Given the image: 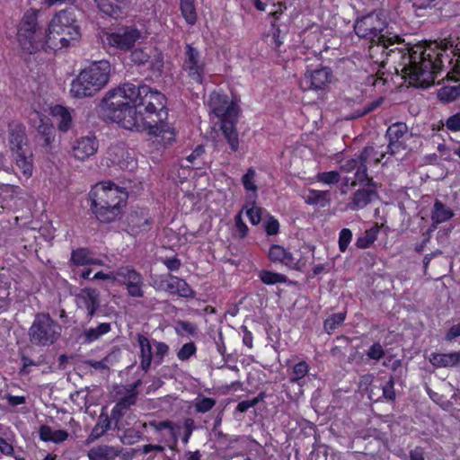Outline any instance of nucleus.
<instances>
[{"mask_svg":"<svg viewBox=\"0 0 460 460\" xmlns=\"http://www.w3.org/2000/svg\"><path fill=\"white\" fill-rule=\"evenodd\" d=\"M101 107L109 119L127 129L146 130L155 137L170 132L165 96L141 82L109 91Z\"/></svg>","mask_w":460,"mask_h":460,"instance_id":"f257e3e1","label":"nucleus"},{"mask_svg":"<svg viewBox=\"0 0 460 460\" xmlns=\"http://www.w3.org/2000/svg\"><path fill=\"white\" fill-rule=\"evenodd\" d=\"M397 39L385 40V42L370 45L368 53L370 59L379 67L390 61L395 73L407 76L411 84H418L427 87L433 84L437 75L442 70V53L432 49H425L421 45L403 48L402 50H390L387 48L394 46L400 41Z\"/></svg>","mask_w":460,"mask_h":460,"instance_id":"f03ea898","label":"nucleus"},{"mask_svg":"<svg viewBox=\"0 0 460 460\" xmlns=\"http://www.w3.org/2000/svg\"><path fill=\"white\" fill-rule=\"evenodd\" d=\"M89 198L96 218L102 223H110L120 215L128 193L111 181H102L91 190Z\"/></svg>","mask_w":460,"mask_h":460,"instance_id":"7ed1b4c3","label":"nucleus"},{"mask_svg":"<svg viewBox=\"0 0 460 460\" xmlns=\"http://www.w3.org/2000/svg\"><path fill=\"white\" fill-rule=\"evenodd\" d=\"M81 37L75 13L72 10H61L57 13L47 28V48L58 50L70 46Z\"/></svg>","mask_w":460,"mask_h":460,"instance_id":"20e7f679","label":"nucleus"},{"mask_svg":"<svg viewBox=\"0 0 460 460\" xmlns=\"http://www.w3.org/2000/svg\"><path fill=\"white\" fill-rule=\"evenodd\" d=\"M110 73L111 65L107 60L94 62L73 80L70 89L72 95L76 98L94 95L107 84Z\"/></svg>","mask_w":460,"mask_h":460,"instance_id":"39448f33","label":"nucleus"},{"mask_svg":"<svg viewBox=\"0 0 460 460\" xmlns=\"http://www.w3.org/2000/svg\"><path fill=\"white\" fill-rule=\"evenodd\" d=\"M18 42L23 51L33 54L41 49L46 51L47 48V29L38 21V12L27 11L21 21L18 29Z\"/></svg>","mask_w":460,"mask_h":460,"instance_id":"423d86ee","label":"nucleus"},{"mask_svg":"<svg viewBox=\"0 0 460 460\" xmlns=\"http://www.w3.org/2000/svg\"><path fill=\"white\" fill-rule=\"evenodd\" d=\"M354 31L360 39L368 40L370 45L397 39V34L391 31L383 15L376 12L357 19L354 23Z\"/></svg>","mask_w":460,"mask_h":460,"instance_id":"0eeeda50","label":"nucleus"},{"mask_svg":"<svg viewBox=\"0 0 460 460\" xmlns=\"http://www.w3.org/2000/svg\"><path fill=\"white\" fill-rule=\"evenodd\" d=\"M62 326L49 314L39 313L29 329L30 341L36 346L48 347L61 337Z\"/></svg>","mask_w":460,"mask_h":460,"instance_id":"6e6552de","label":"nucleus"},{"mask_svg":"<svg viewBox=\"0 0 460 460\" xmlns=\"http://www.w3.org/2000/svg\"><path fill=\"white\" fill-rule=\"evenodd\" d=\"M182 71L191 83L202 84L206 63L200 51L191 44H186L182 58Z\"/></svg>","mask_w":460,"mask_h":460,"instance_id":"1a4fd4ad","label":"nucleus"},{"mask_svg":"<svg viewBox=\"0 0 460 460\" xmlns=\"http://www.w3.org/2000/svg\"><path fill=\"white\" fill-rule=\"evenodd\" d=\"M209 106L215 116L221 119V123L237 120L239 108L234 102L229 101L227 95L212 93L209 96Z\"/></svg>","mask_w":460,"mask_h":460,"instance_id":"9d476101","label":"nucleus"},{"mask_svg":"<svg viewBox=\"0 0 460 460\" xmlns=\"http://www.w3.org/2000/svg\"><path fill=\"white\" fill-rule=\"evenodd\" d=\"M141 37V32L133 27H126L114 33L108 34L106 37L107 44L117 49L127 51L130 49L137 40Z\"/></svg>","mask_w":460,"mask_h":460,"instance_id":"9b49d317","label":"nucleus"},{"mask_svg":"<svg viewBox=\"0 0 460 460\" xmlns=\"http://www.w3.org/2000/svg\"><path fill=\"white\" fill-rule=\"evenodd\" d=\"M75 304L79 309L86 311L92 319L101 306V294L93 288H84L75 295Z\"/></svg>","mask_w":460,"mask_h":460,"instance_id":"f8f14e48","label":"nucleus"},{"mask_svg":"<svg viewBox=\"0 0 460 460\" xmlns=\"http://www.w3.org/2000/svg\"><path fill=\"white\" fill-rule=\"evenodd\" d=\"M99 148V142L94 134L78 137L72 145V155L78 161H85L94 155Z\"/></svg>","mask_w":460,"mask_h":460,"instance_id":"ddd939ff","label":"nucleus"},{"mask_svg":"<svg viewBox=\"0 0 460 460\" xmlns=\"http://www.w3.org/2000/svg\"><path fill=\"white\" fill-rule=\"evenodd\" d=\"M331 69L321 67L313 71H306L301 85L305 90H324L331 82Z\"/></svg>","mask_w":460,"mask_h":460,"instance_id":"4468645a","label":"nucleus"},{"mask_svg":"<svg viewBox=\"0 0 460 460\" xmlns=\"http://www.w3.org/2000/svg\"><path fill=\"white\" fill-rule=\"evenodd\" d=\"M161 285L170 294L178 295L182 297H193L195 294L184 279L172 275H168L165 279H163Z\"/></svg>","mask_w":460,"mask_h":460,"instance_id":"2eb2a0df","label":"nucleus"},{"mask_svg":"<svg viewBox=\"0 0 460 460\" xmlns=\"http://www.w3.org/2000/svg\"><path fill=\"white\" fill-rule=\"evenodd\" d=\"M408 127L405 123L396 122L391 125L385 134L388 138L387 152L390 155H394L402 147L401 139L407 133Z\"/></svg>","mask_w":460,"mask_h":460,"instance_id":"dca6fc26","label":"nucleus"},{"mask_svg":"<svg viewBox=\"0 0 460 460\" xmlns=\"http://www.w3.org/2000/svg\"><path fill=\"white\" fill-rule=\"evenodd\" d=\"M9 144L12 153L28 149L25 128L22 125L13 123L9 126Z\"/></svg>","mask_w":460,"mask_h":460,"instance_id":"f3484780","label":"nucleus"},{"mask_svg":"<svg viewBox=\"0 0 460 460\" xmlns=\"http://www.w3.org/2000/svg\"><path fill=\"white\" fill-rule=\"evenodd\" d=\"M136 339L139 346V367L143 371L147 372L151 367L154 358L151 341L143 334H137Z\"/></svg>","mask_w":460,"mask_h":460,"instance_id":"a211bd4d","label":"nucleus"},{"mask_svg":"<svg viewBox=\"0 0 460 460\" xmlns=\"http://www.w3.org/2000/svg\"><path fill=\"white\" fill-rule=\"evenodd\" d=\"M368 189L358 190L352 196L351 201L349 203V208L351 210H358L367 207L377 197L376 188L367 187Z\"/></svg>","mask_w":460,"mask_h":460,"instance_id":"6ab92c4d","label":"nucleus"},{"mask_svg":"<svg viewBox=\"0 0 460 460\" xmlns=\"http://www.w3.org/2000/svg\"><path fill=\"white\" fill-rule=\"evenodd\" d=\"M137 402L135 394H128L120 398L111 410V420L114 421V429H119V421L126 411Z\"/></svg>","mask_w":460,"mask_h":460,"instance_id":"aec40b11","label":"nucleus"},{"mask_svg":"<svg viewBox=\"0 0 460 460\" xmlns=\"http://www.w3.org/2000/svg\"><path fill=\"white\" fill-rule=\"evenodd\" d=\"M111 331V324L110 323H101L95 327L85 328L79 335V339L83 344H91Z\"/></svg>","mask_w":460,"mask_h":460,"instance_id":"412c9836","label":"nucleus"},{"mask_svg":"<svg viewBox=\"0 0 460 460\" xmlns=\"http://www.w3.org/2000/svg\"><path fill=\"white\" fill-rule=\"evenodd\" d=\"M429 362L436 367H460V351L431 353Z\"/></svg>","mask_w":460,"mask_h":460,"instance_id":"4be33fe9","label":"nucleus"},{"mask_svg":"<svg viewBox=\"0 0 460 460\" xmlns=\"http://www.w3.org/2000/svg\"><path fill=\"white\" fill-rule=\"evenodd\" d=\"M269 258L273 262H280L289 268H295L297 264V260L292 253L278 244L270 248Z\"/></svg>","mask_w":460,"mask_h":460,"instance_id":"5701e85b","label":"nucleus"},{"mask_svg":"<svg viewBox=\"0 0 460 460\" xmlns=\"http://www.w3.org/2000/svg\"><path fill=\"white\" fill-rule=\"evenodd\" d=\"M118 447L111 445H99L92 447L87 452L89 460H114L118 457Z\"/></svg>","mask_w":460,"mask_h":460,"instance_id":"b1692460","label":"nucleus"},{"mask_svg":"<svg viewBox=\"0 0 460 460\" xmlns=\"http://www.w3.org/2000/svg\"><path fill=\"white\" fill-rule=\"evenodd\" d=\"M112 421L113 420H111V416L109 417V415L102 411L98 417L96 424L88 436L86 442L90 444L102 438L111 428Z\"/></svg>","mask_w":460,"mask_h":460,"instance_id":"393cba45","label":"nucleus"},{"mask_svg":"<svg viewBox=\"0 0 460 460\" xmlns=\"http://www.w3.org/2000/svg\"><path fill=\"white\" fill-rule=\"evenodd\" d=\"M16 166L22 171L26 178L32 174V153L30 148L20 152L13 153Z\"/></svg>","mask_w":460,"mask_h":460,"instance_id":"a878e982","label":"nucleus"},{"mask_svg":"<svg viewBox=\"0 0 460 460\" xmlns=\"http://www.w3.org/2000/svg\"><path fill=\"white\" fill-rule=\"evenodd\" d=\"M99 10L104 14L118 19L122 14L123 0H94Z\"/></svg>","mask_w":460,"mask_h":460,"instance_id":"bb28decb","label":"nucleus"},{"mask_svg":"<svg viewBox=\"0 0 460 460\" xmlns=\"http://www.w3.org/2000/svg\"><path fill=\"white\" fill-rule=\"evenodd\" d=\"M40 438L45 442L62 443L68 438V433L63 429H52L48 425H41L39 429Z\"/></svg>","mask_w":460,"mask_h":460,"instance_id":"cd10ccee","label":"nucleus"},{"mask_svg":"<svg viewBox=\"0 0 460 460\" xmlns=\"http://www.w3.org/2000/svg\"><path fill=\"white\" fill-rule=\"evenodd\" d=\"M387 153V146L385 150L384 146H367L360 153V159L366 164L373 162L376 164L381 162Z\"/></svg>","mask_w":460,"mask_h":460,"instance_id":"c85d7f7f","label":"nucleus"},{"mask_svg":"<svg viewBox=\"0 0 460 460\" xmlns=\"http://www.w3.org/2000/svg\"><path fill=\"white\" fill-rule=\"evenodd\" d=\"M52 115L56 118L58 128L60 131L66 132L71 128L72 116L66 108L56 105L52 108Z\"/></svg>","mask_w":460,"mask_h":460,"instance_id":"c756f323","label":"nucleus"},{"mask_svg":"<svg viewBox=\"0 0 460 460\" xmlns=\"http://www.w3.org/2000/svg\"><path fill=\"white\" fill-rule=\"evenodd\" d=\"M237 120L226 121L221 123V130L226 141L228 142L230 148L233 152H236L239 147L238 133L235 129V123Z\"/></svg>","mask_w":460,"mask_h":460,"instance_id":"7c9ffc66","label":"nucleus"},{"mask_svg":"<svg viewBox=\"0 0 460 460\" xmlns=\"http://www.w3.org/2000/svg\"><path fill=\"white\" fill-rule=\"evenodd\" d=\"M305 201L309 205L324 208L331 202L330 191L309 190L305 196Z\"/></svg>","mask_w":460,"mask_h":460,"instance_id":"2f4dec72","label":"nucleus"},{"mask_svg":"<svg viewBox=\"0 0 460 460\" xmlns=\"http://www.w3.org/2000/svg\"><path fill=\"white\" fill-rule=\"evenodd\" d=\"M438 98L444 103L455 102L460 98V84L441 87L438 92Z\"/></svg>","mask_w":460,"mask_h":460,"instance_id":"473e14b6","label":"nucleus"},{"mask_svg":"<svg viewBox=\"0 0 460 460\" xmlns=\"http://www.w3.org/2000/svg\"><path fill=\"white\" fill-rule=\"evenodd\" d=\"M454 216L452 210L447 208L441 201L436 200L432 211L431 219L436 224L443 223Z\"/></svg>","mask_w":460,"mask_h":460,"instance_id":"72a5a7b5","label":"nucleus"},{"mask_svg":"<svg viewBox=\"0 0 460 460\" xmlns=\"http://www.w3.org/2000/svg\"><path fill=\"white\" fill-rule=\"evenodd\" d=\"M116 276L121 278L126 286L143 283L142 276L134 269L129 267H121L118 269Z\"/></svg>","mask_w":460,"mask_h":460,"instance_id":"f704fd0d","label":"nucleus"},{"mask_svg":"<svg viewBox=\"0 0 460 460\" xmlns=\"http://www.w3.org/2000/svg\"><path fill=\"white\" fill-rule=\"evenodd\" d=\"M381 389L383 392L382 398H384L385 400H386L388 402L395 401L396 393L394 390V379L393 376H391L386 383H385L384 385H381ZM369 398L371 400H375V401L381 400V397H377V398L374 397L373 388H371L369 391Z\"/></svg>","mask_w":460,"mask_h":460,"instance_id":"c9c22d12","label":"nucleus"},{"mask_svg":"<svg viewBox=\"0 0 460 460\" xmlns=\"http://www.w3.org/2000/svg\"><path fill=\"white\" fill-rule=\"evenodd\" d=\"M308 372L309 366L305 361L302 360L296 363L289 373V382L293 384L297 383L299 385H302L301 381L305 377Z\"/></svg>","mask_w":460,"mask_h":460,"instance_id":"e433bc0d","label":"nucleus"},{"mask_svg":"<svg viewBox=\"0 0 460 460\" xmlns=\"http://www.w3.org/2000/svg\"><path fill=\"white\" fill-rule=\"evenodd\" d=\"M128 221L132 231L135 232L145 230L149 225V220L144 211H141L140 215L137 212L131 213L128 217Z\"/></svg>","mask_w":460,"mask_h":460,"instance_id":"4c0bfd02","label":"nucleus"},{"mask_svg":"<svg viewBox=\"0 0 460 460\" xmlns=\"http://www.w3.org/2000/svg\"><path fill=\"white\" fill-rule=\"evenodd\" d=\"M180 7L186 22L193 25L198 18L194 0L180 2Z\"/></svg>","mask_w":460,"mask_h":460,"instance_id":"58836bf2","label":"nucleus"},{"mask_svg":"<svg viewBox=\"0 0 460 460\" xmlns=\"http://www.w3.org/2000/svg\"><path fill=\"white\" fill-rule=\"evenodd\" d=\"M356 181H352L351 185H355L358 181L360 184H364L367 187L376 188V183L373 181L372 178H369L367 175V164L365 162L361 163L355 172Z\"/></svg>","mask_w":460,"mask_h":460,"instance_id":"ea45409f","label":"nucleus"},{"mask_svg":"<svg viewBox=\"0 0 460 460\" xmlns=\"http://www.w3.org/2000/svg\"><path fill=\"white\" fill-rule=\"evenodd\" d=\"M379 233V226H375L370 229L367 230L363 236L358 237L357 239V246L358 248L364 249L372 244L377 238Z\"/></svg>","mask_w":460,"mask_h":460,"instance_id":"a19ab883","label":"nucleus"},{"mask_svg":"<svg viewBox=\"0 0 460 460\" xmlns=\"http://www.w3.org/2000/svg\"><path fill=\"white\" fill-rule=\"evenodd\" d=\"M70 261L77 266L89 265V262H92L90 251L86 248L74 250L71 253Z\"/></svg>","mask_w":460,"mask_h":460,"instance_id":"79ce46f5","label":"nucleus"},{"mask_svg":"<svg viewBox=\"0 0 460 460\" xmlns=\"http://www.w3.org/2000/svg\"><path fill=\"white\" fill-rule=\"evenodd\" d=\"M345 317H346L345 313H338V314H334L331 315L324 321V324H323L324 330L328 333H332V332H334V330H336L338 327H340L343 323Z\"/></svg>","mask_w":460,"mask_h":460,"instance_id":"37998d69","label":"nucleus"},{"mask_svg":"<svg viewBox=\"0 0 460 460\" xmlns=\"http://www.w3.org/2000/svg\"><path fill=\"white\" fill-rule=\"evenodd\" d=\"M259 276L261 280L266 285L285 283L287 281L286 276L279 273H274L269 270H261Z\"/></svg>","mask_w":460,"mask_h":460,"instance_id":"c03bdc74","label":"nucleus"},{"mask_svg":"<svg viewBox=\"0 0 460 460\" xmlns=\"http://www.w3.org/2000/svg\"><path fill=\"white\" fill-rule=\"evenodd\" d=\"M315 180L324 184L332 185L340 181L341 175L337 171L318 172L315 175Z\"/></svg>","mask_w":460,"mask_h":460,"instance_id":"a18cd8bd","label":"nucleus"},{"mask_svg":"<svg viewBox=\"0 0 460 460\" xmlns=\"http://www.w3.org/2000/svg\"><path fill=\"white\" fill-rule=\"evenodd\" d=\"M256 172L253 168H249L242 177V183L247 191L256 192L258 190L255 184Z\"/></svg>","mask_w":460,"mask_h":460,"instance_id":"49530a36","label":"nucleus"},{"mask_svg":"<svg viewBox=\"0 0 460 460\" xmlns=\"http://www.w3.org/2000/svg\"><path fill=\"white\" fill-rule=\"evenodd\" d=\"M175 332L179 335H182L183 332H186L190 336L195 337L198 334V326L190 322L179 321L175 327Z\"/></svg>","mask_w":460,"mask_h":460,"instance_id":"de8ad7c7","label":"nucleus"},{"mask_svg":"<svg viewBox=\"0 0 460 460\" xmlns=\"http://www.w3.org/2000/svg\"><path fill=\"white\" fill-rule=\"evenodd\" d=\"M142 438L141 432L134 429H127L124 431V434L119 438V440L122 444L125 445H133Z\"/></svg>","mask_w":460,"mask_h":460,"instance_id":"09e8293b","label":"nucleus"},{"mask_svg":"<svg viewBox=\"0 0 460 460\" xmlns=\"http://www.w3.org/2000/svg\"><path fill=\"white\" fill-rule=\"evenodd\" d=\"M151 58L146 49H136L130 54V59L135 64L140 66L146 64Z\"/></svg>","mask_w":460,"mask_h":460,"instance_id":"8fccbe9b","label":"nucleus"},{"mask_svg":"<svg viewBox=\"0 0 460 460\" xmlns=\"http://www.w3.org/2000/svg\"><path fill=\"white\" fill-rule=\"evenodd\" d=\"M144 427L149 426L155 429L156 431L160 432L164 429H168L171 434L173 433L174 430V424L171 420H150L148 423H144Z\"/></svg>","mask_w":460,"mask_h":460,"instance_id":"3c124183","label":"nucleus"},{"mask_svg":"<svg viewBox=\"0 0 460 460\" xmlns=\"http://www.w3.org/2000/svg\"><path fill=\"white\" fill-rule=\"evenodd\" d=\"M112 358L113 352L108 354L100 361L88 359L84 363L96 370H104L109 368L108 365L111 363Z\"/></svg>","mask_w":460,"mask_h":460,"instance_id":"603ef678","label":"nucleus"},{"mask_svg":"<svg viewBox=\"0 0 460 460\" xmlns=\"http://www.w3.org/2000/svg\"><path fill=\"white\" fill-rule=\"evenodd\" d=\"M197 348L193 342H188L182 345L177 352V357L180 360H188L191 356L196 353Z\"/></svg>","mask_w":460,"mask_h":460,"instance_id":"864d4df0","label":"nucleus"},{"mask_svg":"<svg viewBox=\"0 0 460 460\" xmlns=\"http://www.w3.org/2000/svg\"><path fill=\"white\" fill-rule=\"evenodd\" d=\"M216 404V400L209 397L202 398L195 402L194 407L196 411L205 413L210 411Z\"/></svg>","mask_w":460,"mask_h":460,"instance_id":"5fc2aeb1","label":"nucleus"},{"mask_svg":"<svg viewBox=\"0 0 460 460\" xmlns=\"http://www.w3.org/2000/svg\"><path fill=\"white\" fill-rule=\"evenodd\" d=\"M154 345L155 347V363L160 365L164 357L169 352V346L164 342L156 341H154Z\"/></svg>","mask_w":460,"mask_h":460,"instance_id":"6e6d98bb","label":"nucleus"},{"mask_svg":"<svg viewBox=\"0 0 460 460\" xmlns=\"http://www.w3.org/2000/svg\"><path fill=\"white\" fill-rule=\"evenodd\" d=\"M264 398V394H261L259 396L253 398L252 400H245L240 402L236 406V411L240 412H245L250 408L254 407L257 405L261 401H262Z\"/></svg>","mask_w":460,"mask_h":460,"instance_id":"4d7b16f0","label":"nucleus"},{"mask_svg":"<svg viewBox=\"0 0 460 460\" xmlns=\"http://www.w3.org/2000/svg\"><path fill=\"white\" fill-rule=\"evenodd\" d=\"M216 437L217 438L218 444L226 449L232 448V444L239 440V438L237 436L228 439V436L220 430L216 433Z\"/></svg>","mask_w":460,"mask_h":460,"instance_id":"13d9d810","label":"nucleus"},{"mask_svg":"<svg viewBox=\"0 0 460 460\" xmlns=\"http://www.w3.org/2000/svg\"><path fill=\"white\" fill-rule=\"evenodd\" d=\"M444 125L449 131H460V112L449 116Z\"/></svg>","mask_w":460,"mask_h":460,"instance_id":"bf43d9fd","label":"nucleus"},{"mask_svg":"<svg viewBox=\"0 0 460 460\" xmlns=\"http://www.w3.org/2000/svg\"><path fill=\"white\" fill-rule=\"evenodd\" d=\"M367 356L375 360H379L385 356L383 346L379 342H375L367 350Z\"/></svg>","mask_w":460,"mask_h":460,"instance_id":"052dcab7","label":"nucleus"},{"mask_svg":"<svg viewBox=\"0 0 460 460\" xmlns=\"http://www.w3.org/2000/svg\"><path fill=\"white\" fill-rule=\"evenodd\" d=\"M351 238H352V233L349 229L343 228L341 231L340 236H339V246H340V250L341 252H344L347 249L349 243L351 241Z\"/></svg>","mask_w":460,"mask_h":460,"instance_id":"680f3d73","label":"nucleus"},{"mask_svg":"<svg viewBox=\"0 0 460 460\" xmlns=\"http://www.w3.org/2000/svg\"><path fill=\"white\" fill-rule=\"evenodd\" d=\"M21 361L22 364V367L19 371V375H21V376L28 375L31 372V370L29 368L30 367L40 365L39 362H35L34 360H32L31 358L26 356L25 354H22Z\"/></svg>","mask_w":460,"mask_h":460,"instance_id":"e2e57ef3","label":"nucleus"},{"mask_svg":"<svg viewBox=\"0 0 460 460\" xmlns=\"http://www.w3.org/2000/svg\"><path fill=\"white\" fill-rule=\"evenodd\" d=\"M363 163V161L360 159V155L356 158H351L349 160L345 161L341 165V170L345 172H350L353 170H357L358 165Z\"/></svg>","mask_w":460,"mask_h":460,"instance_id":"0e129e2a","label":"nucleus"},{"mask_svg":"<svg viewBox=\"0 0 460 460\" xmlns=\"http://www.w3.org/2000/svg\"><path fill=\"white\" fill-rule=\"evenodd\" d=\"M262 209L261 208L252 206L246 211L247 217L252 225H257L261 220Z\"/></svg>","mask_w":460,"mask_h":460,"instance_id":"69168bd1","label":"nucleus"},{"mask_svg":"<svg viewBox=\"0 0 460 460\" xmlns=\"http://www.w3.org/2000/svg\"><path fill=\"white\" fill-rule=\"evenodd\" d=\"M234 222H235V228H236V232H237L238 235L241 238L244 237L247 234L248 227L245 225V223L243 221L242 211L239 212L235 216Z\"/></svg>","mask_w":460,"mask_h":460,"instance_id":"338daca9","label":"nucleus"},{"mask_svg":"<svg viewBox=\"0 0 460 460\" xmlns=\"http://www.w3.org/2000/svg\"><path fill=\"white\" fill-rule=\"evenodd\" d=\"M279 224L277 219L270 217L265 224V231L269 235H274L279 233Z\"/></svg>","mask_w":460,"mask_h":460,"instance_id":"774afa93","label":"nucleus"}]
</instances>
